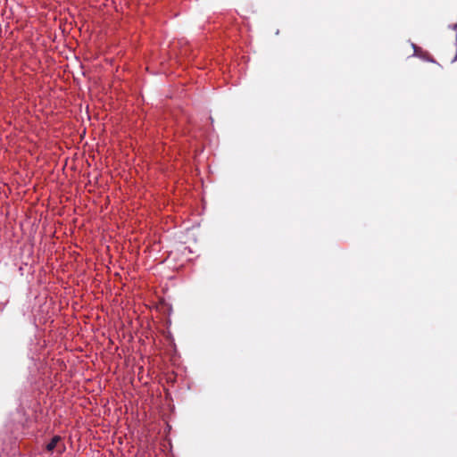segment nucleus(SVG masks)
Wrapping results in <instances>:
<instances>
[{
    "label": "nucleus",
    "mask_w": 457,
    "mask_h": 457,
    "mask_svg": "<svg viewBox=\"0 0 457 457\" xmlns=\"http://www.w3.org/2000/svg\"><path fill=\"white\" fill-rule=\"evenodd\" d=\"M62 437L60 436H54L50 442L46 445V449L48 452H53L54 449H57V453L59 455L62 454L65 451V445H60Z\"/></svg>",
    "instance_id": "nucleus-1"
}]
</instances>
